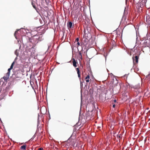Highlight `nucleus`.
Instances as JSON below:
<instances>
[{"label":"nucleus","instance_id":"6","mask_svg":"<svg viewBox=\"0 0 150 150\" xmlns=\"http://www.w3.org/2000/svg\"><path fill=\"white\" fill-rule=\"evenodd\" d=\"M72 59L73 60L72 63L73 66L75 67H77L76 64H77V62L76 61L75 59Z\"/></svg>","mask_w":150,"mask_h":150},{"label":"nucleus","instance_id":"27","mask_svg":"<svg viewBox=\"0 0 150 150\" xmlns=\"http://www.w3.org/2000/svg\"><path fill=\"white\" fill-rule=\"evenodd\" d=\"M127 0H126V1H127Z\"/></svg>","mask_w":150,"mask_h":150},{"label":"nucleus","instance_id":"1","mask_svg":"<svg viewBox=\"0 0 150 150\" xmlns=\"http://www.w3.org/2000/svg\"><path fill=\"white\" fill-rule=\"evenodd\" d=\"M91 30V28L89 26H87L84 28V34L86 37H88V35L89 37V38H90L91 37V35L90 33Z\"/></svg>","mask_w":150,"mask_h":150},{"label":"nucleus","instance_id":"4","mask_svg":"<svg viewBox=\"0 0 150 150\" xmlns=\"http://www.w3.org/2000/svg\"><path fill=\"white\" fill-rule=\"evenodd\" d=\"M132 59H133V62H135L136 63H137L138 62V59H139V56H136L134 57H132Z\"/></svg>","mask_w":150,"mask_h":150},{"label":"nucleus","instance_id":"8","mask_svg":"<svg viewBox=\"0 0 150 150\" xmlns=\"http://www.w3.org/2000/svg\"><path fill=\"white\" fill-rule=\"evenodd\" d=\"M76 70L77 72V73L78 75V76L79 77L80 79V80L81 76H80V71H79V68H76Z\"/></svg>","mask_w":150,"mask_h":150},{"label":"nucleus","instance_id":"23","mask_svg":"<svg viewBox=\"0 0 150 150\" xmlns=\"http://www.w3.org/2000/svg\"><path fill=\"white\" fill-rule=\"evenodd\" d=\"M79 56H81V55H81V52H79Z\"/></svg>","mask_w":150,"mask_h":150},{"label":"nucleus","instance_id":"3","mask_svg":"<svg viewBox=\"0 0 150 150\" xmlns=\"http://www.w3.org/2000/svg\"><path fill=\"white\" fill-rule=\"evenodd\" d=\"M74 25H73L72 23L71 22H68L67 24V26L68 29H70L72 27L74 26Z\"/></svg>","mask_w":150,"mask_h":150},{"label":"nucleus","instance_id":"19","mask_svg":"<svg viewBox=\"0 0 150 150\" xmlns=\"http://www.w3.org/2000/svg\"><path fill=\"white\" fill-rule=\"evenodd\" d=\"M79 41V38H77L75 40V41L78 42Z\"/></svg>","mask_w":150,"mask_h":150},{"label":"nucleus","instance_id":"20","mask_svg":"<svg viewBox=\"0 0 150 150\" xmlns=\"http://www.w3.org/2000/svg\"><path fill=\"white\" fill-rule=\"evenodd\" d=\"M77 47H78L80 45V43L79 42H77Z\"/></svg>","mask_w":150,"mask_h":150},{"label":"nucleus","instance_id":"24","mask_svg":"<svg viewBox=\"0 0 150 150\" xmlns=\"http://www.w3.org/2000/svg\"><path fill=\"white\" fill-rule=\"evenodd\" d=\"M115 104H114V105H112V107H113V108H115Z\"/></svg>","mask_w":150,"mask_h":150},{"label":"nucleus","instance_id":"10","mask_svg":"<svg viewBox=\"0 0 150 150\" xmlns=\"http://www.w3.org/2000/svg\"><path fill=\"white\" fill-rule=\"evenodd\" d=\"M147 6L148 8H150V1H148L147 2H146V6Z\"/></svg>","mask_w":150,"mask_h":150},{"label":"nucleus","instance_id":"2","mask_svg":"<svg viewBox=\"0 0 150 150\" xmlns=\"http://www.w3.org/2000/svg\"><path fill=\"white\" fill-rule=\"evenodd\" d=\"M146 6V0H143L140 2L138 5V6H140L141 8L143 7L144 6Z\"/></svg>","mask_w":150,"mask_h":150},{"label":"nucleus","instance_id":"14","mask_svg":"<svg viewBox=\"0 0 150 150\" xmlns=\"http://www.w3.org/2000/svg\"><path fill=\"white\" fill-rule=\"evenodd\" d=\"M117 138H122V137L121 135V134L117 135Z\"/></svg>","mask_w":150,"mask_h":150},{"label":"nucleus","instance_id":"11","mask_svg":"<svg viewBox=\"0 0 150 150\" xmlns=\"http://www.w3.org/2000/svg\"><path fill=\"white\" fill-rule=\"evenodd\" d=\"M26 145H23L21 147V149L23 150H26Z\"/></svg>","mask_w":150,"mask_h":150},{"label":"nucleus","instance_id":"22","mask_svg":"<svg viewBox=\"0 0 150 150\" xmlns=\"http://www.w3.org/2000/svg\"><path fill=\"white\" fill-rule=\"evenodd\" d=\"M38 150H43V148H39Z\"/></svg>","mask_w":150,"mask_h":150},{"label":"nucleus","instance_id":"15","mask_svg":"<svg viewBox=\"0 0 150 150\" xmlns=\"http://www.w3.org/2000/svg\"><path fill=\"white\" fill-rule=\"evenodd\" d=\"M11 69H11L10 68L8 69V72H7V73L10 74V70Z\"/></svg>","mask_w":150,"mask_h":150},{"label":"nucleus","instance_id":"17","mask_svg":"<svg viewBox=\"0 0 150 150\" xmlns=\"http://www.w3.org/2000/svg\"><path fill=\"white\" fill-rule=\"evenodd\" d=\"M38 39L39 41H40L42 40V37H39Z\"/></svg>","mask_w":150,"mask_h":150},{"label":"nucleus","instance_id":"26","mask_svg":"<svg viewBox=\"0 0 150 150\" xmlns=\"http://www.w3.org/2000/svg\"><path fill=\"white\" fill-rule=\"evenodd\" d=\"M147 21V19L146 18V21Z\"/></svg>","mask_w":150,"mask_h":150},{"label":"nucleus","instance_id":"12","mask_svg":"<svg viewBox=\"0 0 150 150\" xmlns=\"http://www.w3.org/2000/svg\"><path fill=\"white\" fill-rule=\"evenodd\" d=\"M14 63H15V62H13L12 64H11V65L10 67V68L11 69H13V66H14Z\"/></svg>","mask_w":150,"mask_h":150},{"label":"nucleus","instance_id":"5","mask_svg":"<svg viewBox=\"0 0 150 150\" xmlns=\"http://www.w3.org/2000/svg\"><path fill=\"white\" fill-rule=\"evenodd\" d=\"M10 74L8 73H6L5 76L3 77L5 80L6 81L8 79Z\"/></svg>","mask_w":150,"mask_h":150},{"label":"nucleus","instance_id":"9","mask_svg":"<svg viewBox=\"0 0 150 150\" xmlns=\"http://www.w3.org/2000/svg\"><path fill=\"white\" fill-rule=\"evenodd\" d=\"M90 79V76L89 75H88L85 78L86 82L87 83H88L89 82V79Z\"/></svg>","mask_w":150,"mask_h":150},{"label":"nucleus","instance_id":"18","mask_svg":"<svg viewBox=\"0 0 150 150\" xmlns=\"http://www.w3.org/2000/svg\"><path fill=\"white\" fill-rule=\"evenodd\" d=\"M149 77H150V74H149L146 76V78H148Z\"/></svg>","mask_w":150,"mask_h":150},{"label":"nucleus","instance_id":"21","mask_svg":"<svg viewBox=\"0 0 150 150\" xmlns=\"http://www.w3.org/2000/svg\"><path fill=\"white\" fill-rule=\"evenodd\" d=\"M79 58H80L81 60H82V55L81 56H79Z\"/></svg>","mask_w":150,"mask_h":150},{"label":"nucleus","instance_id":"25","mask_svg":"<svg viewBox=\"0 0 150 150\" xmlns=\"http://www.w3.org/2000/svg\"><path fill=\"white\" fill-rule=\"evenodd\" d=\"M116 100H114V101H115V102H116Z\"/></svg>","mask_w":150,"mask_h":150},{"label":"nucleus","instance_id":"7","mask_svg":"<svg viewBox=\"0 0 150 150\" xmlns=\"http://www.w3.org/2000/svg\"><path fill=\"white\" fill-rule=\"evenodd\" d=\"M117 89V87H114L113 88L112 90H113V94H116L118 92V91H116V90Z\"/></svg>","mask_w":150,"mask_h":150},{"label":"nucleus","instance_id":"13","mask_svg":"<svg viewBox=\"0 0 150 150\" xmlns=\"http://www.w3.org/2000/svg\"><path fill=\"white\" fill-rule=\"evenodd\" d=\"M31 4H32V5L33 6V8H36V7H35V4L33 3V1H32Z\"/></svg>","mask_w":150,"mask_h":150},{"label":"nucleus","instance_id":"16","mask_svg":"<svg viewBox=\"0 0 150 150\" xmlns=\"http://www.w3.org/2000/svg\"><path fill=\"white\" fill-rule=\"evenodd\" d=\"M80 86H81V87H82L83 86V83L80 80Z\"/></svg>","mask_w":150,"mask_h":150}]
</instances>
